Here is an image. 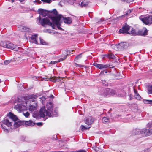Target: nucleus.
<instances>
[{
  "label": "nucleus",
  "instance_id": "39448f33",
  "mask_svg": "<svg viewBox=\"0 0 152 152\" xmlns=\"http://www.w3.org/2000/svg\"><path fill=\"white\" fill-rule=\"evenodd\" d=\"M148 131L147 127L142 129H135L132 131V135L142 134L144 136H149Z\"/></svg>",
  "mask_w": 152,
  "mask_h": 152
},
{
  "label": "nucleus",
  "instance_id": "c9c22d12",
  "mask_svg": "<svg viewBox=\"0 0 152 152\" xmlns=\"http://www.w3.org/2000/svg\"><path fill=\"white\" fill-rule=\"evenodd\" d=\"M52 13H53L55 15H57V12L56 10H53L51 12Z\"/></svg>",
  "mask_w": 152,
  "mask_h": 152
},
{
  "label": "nucleus",
  "instance_id": "09e8293b",
  "mask_svg": "<svg viewBox=\"0 0 152 152\" xmlns=\"http://www.w3.org/2000/svg\"><path fill=\"white\" fill-rule=\"evenodd\" d=\"M142 152H148V150H146V151H143Z\"/></svg>",
  "mask_w": 152,
  "mask_h": 152
},
{
  "label": "nucleus",
  "instance_id": "de8ad7c7",
  "mask_svg": "<svg viewBox=\"0 0 152 152\" xmlns=\"http://www.w3.org/2000/svg\"><path fill=\"white\" fill-rule=\"evenodd\" d=\"M104 72L105 73H107V71H102L100 73H101L102 72L103 73Z\"/></svg>",
  "mask_w": 152,
  "mask_h": 152
},
{
  "label": "nucleus",
  "instance_id": "f3484780",
  "mask_svg": "<svg viewBox=\"0 0 152 152\" xmlns=\"http://www.w3.org/2000/svg\"><path fill=\"white\" fill-rule=\"evenodd\" d=\"M8 116L14 121H16L18 119L17 116L11 112L8 114Z\"/></svg>",
  "mask_w": 152,
  "mask_h": 152
},
{
  "label": "nucleus",
  "instance_id": "393cba45",
  "mask_svg": "<svg viewBox=\"0 0 152 152\" xmlns=\"http://www.w3.org/2000/svg\"><path fill=\"white\" fill-rule=\"evenodd\" d=\"M148 94H152V85L148 87Z\"/></svg>",
  "mask_w": 152,
  "mask_h": 152
},
{
  "label": "nucleus",
  "instance_id": "aec40b11",
  "mask_svg": "<svg viewBox=\"0 0 152 152\" xmlns=\"http://www.w3.org/2000/svg\"><path fill=\"white\" fill-rule=\"evenodd\" d=\"M147 128L148 135H150L152 134V126H150L148 124L147 125Z\"/></svg>",
  "mask_w": 152,
  "mask_h": 152
},
{
  "label": "nucleus",
  "instance_id": "ea45409f",
  "mask_svg": "<svg viewBox=\"0 0 152 152\" xmlns=\"http://www.w3.org/2000/svg\"><path fill=\"white\" fill-rule=\"evenodd\" d=\"M57 63V61H51V62L50 63V64H54Z\"/></svg>",
  "mask_w": 152,
  "mask_h": 152
},
{
  "label": "nucleus",
  "instance_id": "f03ea898",
  "mask_svg": "<svg viewBox=\"0 0 152 152\" xmlns=\"http://www.w3.org/2000/svg\"><path fill=\"white\" fill-rule=\"evenodd\" d=\"M53 105L52 102H50L47 103V109L45 106L42 107L39 111L40 116L44 118L45 115L49 117H56L57 111L56 109H53Z\"/></svg>",
  "mask_w": 152,
  "mask_h": 152
},
{
  "label": "nucleus",
  "instance_id": "37998d69",
  "mask_svg": "<svg viewBox=\"0 0 152 152\" xmlns=\"http://www.w3.org/2000/svg\"><path fill=\"white\" fill-rule=\"evenodd\" d=\"M129 96L130 97V99H133V95L131 94H130L129 95Z\"/></svg>",
  "mask_w": 152,
  "mask_h": 152
},
{
  "label": "nucleus",
  "instance_id": "c03bdc74",
  "mask_svg": "<svg viewBox=\"0 0 152 152\" xmlns=\"http://www.w3.org/2000/svg\"><path fill=\"white\" fill-rule=\"evenodd\" d=\"M76 64L77 65V66L79 67H82L83 66V65H80V64Z\"/></svg>",
  "mask_w": 152,
  "mask_h": 152
},
{
  "label": "nucleus",
  "instance_id": "6ab92c4d",
  "mask_svg": "<svg viewBox=\"0 0 152 152\" xmlns=\"http://www.w3.org/2000/svg\"><path fill=\"white\" fill-rule=\"evenodd\" d=\"M63 18L65 23L67 24H69L72 23V20L70 17H67L64 18L63 17Z\"/></svg>",
  "mask_w": 152,
  "mask_h": 152
},
{
  "label": "nucleus",
  "instance_id": "bb28decb",
  "mask_svg": "<svg viewBox=\"0 0 152 152\" xmlns=\"http://www.w3.org/2000/svg\"><path fill=\"white\" fill-rule=\"evenodd\" d=\"M107 56L110 58L114 59L115 58L114 55L111 53L108 54H107Z\"/></svg>",
  "mask_w": 152,
  "mask_h": 152
},
{
  "label": "nucleus",
  "instance_id": "4468645a",
  "mask_svg": "<svg viewBox=\"0 0 152 152\" xmlns=\"http://www.w3.org/2000/svg\"><path fill=\"white\" fill-rule=\"evenodd\" d=\"M86 123L88 125H91L94 121V119L91 116H89L85 120Z\"/></svg>",
  "mask_w": 152,
  "mask_h": 152
},
{
  "label": "nucleus",
  "instance_id": "9b49d317",
  "mask_svg": "<svg viewBox=\"0 0 152 152\" xmlns=\"http://www.w3.org/2000/svg\"><path fill=\"white\" fill-rule=\"evenodd\" d=\"M130 29V26L127 25H125L122 28V29H120L119 30V33H129V32H128L129 30Z\"/></svg>",
  "mask_w": 152,
  "mask_h": 152
},
{
  "label": "nucleus",
  "instance_id": "ddd939ff",
  "mask_svg": "<svg viewBox=\"0 0 152 152\" xmlns=\"http://www.w3.org/2000/svg\"><path fill=\"white\" fill-rule=\"evenodd\" d=\"M148 31L145 28L141 30H139L137 32V35L141 36H145L147 34Z\"/></svg>",
  "mask_w": 152,
  "mask_h": 152
},
{
  "label": "nucleus",
  "instance_id": "603ef678",
  "mask_svg": "<svg viewBox=\"0 0 152 152\" xmlns=\"http://www.w3.org/2000/svg\"><path fill=\"white\" fill-rule=\"evenodd\" d=\"M50 97L51 98H53V96L52 95H51L50 96Z\"/></svg>",
  "mask_w": 152,
  "mask_h": 152
},
{
  "label": "nucleus",
  "instance_id": "f704fd0d",
  "mask_svg": "<svg viewBox=\"0 0 152 152\" xmlns=\"http://www.w3.org/2000/svg\"><path fill=\"white\" fill-rule=\"evenodd\" d=\"M41 1L48 3H50L51 1V0H41Z\"/></svg>",
  "mask_w": 152,
  "mask_h": 152
},
{
  "label": "nucleus",
  "instance_id": "9d476101",
  "mask_svg": "<svg viewBox=\"0 0 152 152\" xmlns=\"http://www.w3.org/2000/svg\"><path fill=\"white\" fill-rule=\"evenodd\" d=\"M93 65L100 69H102L104 68H107L108 67H110V68L113 67V66H110L109 65L106 64L104 65L102 64H98L96 63H94Z\"/></svg>",
  "mask_w": 152,
  "mask_h": 152
},
{
  "label": "nucleus",
  "instance_id": "2eb2a0df",
  "mask_svg": "<svg viewBox=\"0 0 152 152\" xmlns=\"http://www.w3.org/2000/svg\"><path fill=\"white\" fill-rule=\"evenodd\" d=\"M25 124V122L24 121H19L15 122L14 124V126L15 128H18L20 126Z\"/></svg>",
  "mask_w": 152,
  "mask_h": 152
},
{
  "label": "nucleus",
  "instance_id": "a211bd4d",
  "mask_svg": "<svg viewBox=\"0 0 152 152\" xmlns=\"http://www.w3.org/2000/svg\"><path fill=\"white\" fill-rule=\"evenodd\" d=\"M38 38L37 34L32 35L31 37V40L32 41V42L36 44H38V42L37 40V38Z\"/></svg>",
  "mask_w": 152,
  "mask_h": 152
},
{
  "label": "nucleus",
  "instance_id": "7c9ffc66",
  "mask_svg": "<svg viewBox=\"0 0 152 152\" xmlns=\"http://www.w3.org/2000/svg\"><path fill=\"white\" fill-rule=\"evenodd\" d=\"M82 54H79L77 55L75 57V61H76V60H77L81 58V57H82Z\"/></svg>",
  "mask_w": 152,
  "mask_h": 152
},
{
  "label": "nucleus",
  "instance_id": "dca6fc26",
  "mask_svg": "<svg viewBox=\"0 0 152 152\" xmlns=\"http://www.w3.org/2000/svg\"><path fill=\"white\" fill-rule=\"evenodd\" d=\"M37 104L36 103H34L33 104H30L29 105V110L32 112L37 109Z\"/></svg>",
  "mask_w": 152,
  "mask_h": 152
},
{
  "label": "nucleus",
  "instance_id": "f257e3e1",
  "mask_svg": "<svg viewBox=\"0 0 152 152\" xmlns=\"http://www.w3.org/2000/svg\"><path fill=\"white\" fill-rule=\"evenodd\" d=\"M61 18V15H58L55 17L51 18L53 23H52L48 18H45L42 19L40 16L37 18V21L38 24H40L43 27L46 25H49L51 26L53 29H56V28L62 30L63 29L60 27V21Z\"/></svg>",
  "mask_w": 152,
  "mask_h": 152
},
{
  "label": "nucleus",
  "instance_id": "0eeeda50",
  "mask_svg": "<svg viewBox=\"0 0 152 152\" xmlns=\"http://www.w3.org/2000/svg\"><path fill=\"white\" fill-rule=\"evenodd\" d=\"M139 19L144 24L149 25L152 24V16L141 15L139 17Z\"/></svg>",
  "mask_w": 152,
  "mask_h": 152
},
{
  "label": "nucleus",
  "instance_id": "b1692460",
  "mask_svg": "<svg viewBox=\"0 0 152 152\" xmlns=\"http://www.w3.org/2000/svg\"><path fill=\"white\" fill-rule=\"evenodd\" d=\"M88 3L87 1H84L81 3L80 5L82 7H86L88 5Z\"/></svg>",
  "mask_w": 152,
  "mask_h": 152
},
{
  "label": "nucleus",
  "instance_id": "2f4dec72",
  "mask_svg": "<svg viewBox=\"0 0 152 152\" xmlns=\"http://www.w3.org/2000/svg\"><path fill=\"white\" fill-rule=\"evenodd\" d=\"M23 114L26 117V118L28 117L30 115L29 113L28 112H27L26 113H24L23 112Z\"/></svg>",
  "mask_w": 152,
  "mask_h": 152
},
{
  "label": "nucleus",
  "instance_id": "e433bc0d",
  "mask_svg": "<svg viewBox=\"0 0 152 152\" xmlns=\"http://www.w3.org/2000/svg\"><path fill=\"white\" fill-rule=\"evenodd\" d=\"M67 55L66 56H64V57H63V58H61L60 59H59V61H63V60L65 59Z\"/></svg>",
  "mask_w": 152,
  "mask_h": 152
},
{
  "label": "nucleus",
  "instance_id": "20e7f679",
  "mask_svg": "<svg viewBox=\"0 0 152 152\" xmlns=\"http://www.w3.org/2000/svg\"><path fill=\"white\" fill-rule=\"evenodd\" d=\"M0 44L3 47L15 51H17L19 48L18 47L17 45L13 44L9 41L1 42Z\"/></svg>",
  "mask_w": 152,
  "mask_h": 152
},
{
  "label": "nucleus",
  "instance_id": "423d86ee",
  "mask_svg": "<svg viewBox=\"0 0 152 152\" xmlns=\"http://www.w3.org/2000/svg\"><path fill=\"white\" fill-rule=\"evenodd\" d=\"M129 46L128 43L126 42H121L118 45H113L111 47L116 50H123L126 49Z\"/></svg>",
  "mask_w": 152,
  "mask_h": 152
},
{
  "label": "nucleus",
  "instance_id": "5fc2aeb1",
  "mask_svg": "<svg viewBox=\"0 0 152 152\" xmlns=\"http://www.w3.org/2000/svg\"><path fill=\"white\" fill-rule=\"evenodd\" d=\"M51 80L52 81H54L53 80Z\"/></svg>",
  "mask_w": 152,
  "mask_h": 152
},
{
  "label": "nucleus",
  "instance_id": "a19ab883",
  "mask_svg": "<svg viewBox=\"0 0 152 152\" xmlns=\"http://www.w3.org/2000/svg\"><path fill=\"white\" fill-rule=\"evenodd\" d=\"M34 2L35 4L36 2L38 3H41V1L39 0H36L34 1Z\"/></svg>",
  "mask_w": 152,
  "mask_h": 152
},
{
  "label": "nucleus",
  "instance_id": "473e14b6",
  "mask_svg": "<svg viewBox=\"0 0 152 152\" xmlns=\"http://www.w3.org/2000/svg\"><path fill=\"white\" fill-rule=\"evenodd\" d=\"M134 96L137 99L139 100L141 98V97L138 93L135 94Z\"/></svg>",
  "mask_w": 152,
  "mask_h": 152
},
{
  "label": "nucleus",
  "instance_id": "58836bf2",
  "mask_svg": "<svg viewBox=\"0 0 152 152\" xmlns=\"http://www.w3.org/2000/svg\"><path fill=\"white\" fill-rule=\"evenodd\" d=\"M134 0H124L127 3H130L131 2H132Z\"/></svg>",
  "mask_w": 152,
  "mask_h": 152
},
{
  "label": "nucleus",
  "instance_id": "c756f323",
  "mask_svg": "<svg viewBox=\"0 0 152 152\" xmlns=\"http://www.w3.org/2000/svg\"><path fill=\"white\" fill-rule=\"evenodd\" d=\"M40 43L42 45H46V43L45 41L41 38H39Z\"/></svg>",
  "mask_w": 152,
  "mask_h": 152
},
{
  "label": "nucleus",
  "instance_id": "7ed1b4c3",
  "mask_svg": "<svg viewBox=\"0 0 152 152\" xmlns=\"http://www.w3.org/2000/svg\"><path fill=\"white\" fill-rule=\"evenodd\" d=\"M98 94L100 95L106 96L108 95H115L116 92L115 91L112 89L102 88L99 90Z\"/></svg>",
  "mask_w": 152,
  "mask_h": 152
},
{
  "label": "nucleus",
  "instance_id": "412c9836",
  "mask_svg": "<svg viewBox=\"0 0 152 152\" xmlns=\"http://www.w3.org/2000/svg\"><path fill=\"white\" fill-rule=\"evenodd\" d=\"M19 28V30L22 31H26L29 30L28 28L24 26H20Z\"/></svg>",
  "mask_w": 152,
  "mask_h": 152
},
{
  "label": "nucleus",
  "instance_id": "72a5a7b5",
  "mask_svg": "<svg viewBox=\"0 0 152 152\" xmlns=\"http://www.w3.org/2000/svg\"><path fill=\"white\" fill-rule=\"evenodd\" d=\"M11 62V60H7L4 61V64L5 65H7L9 64Z\"/></svg>",
  "mask_w": 152,
  "mask_h": 152
},
{
  "label": "nucleus",
  "instance_id": "4c0bfd02",
  "mask_svg": "<svg viewBox=\"0 0 152 152\" xmlns=\"http://www.w3.org/2000/svg\"><path fill=\"white\" fill-rule=\"evenodd\" d=\"M102 83L104 85H106L107 84V82L105 80H102Z\"/></svg>",
  "mask_w": 152,
  "mask_h": 152
},
{
  "label": "nucleus",
  "instance_id": "49530a36",
  "mask_svg": "<svg viewBox=\"0 0 152 152\" xmlns=\"http://www.w3.org/2000/svg\"><path fill=\"white\" fill-rule=\"evenodd\" d=\"M134 90L135 94L138 93L137 90H136L134 88Z\"/></svg>",
  "mask_w": 152,
  "mask_h": 152
},
{
  "label": "nucleus",
  "instance_id": "6e6d98bb",
  "mask_svg": "<svg viewBox=\"0 0 152 152\" xmlns=\"http://www.w3.org/2000/svg\"><path fill=\"white\" fill-rule=\"evenodd\" d=\"M151 13L152 14V11L151 12Z\"/></svg>",
  "mask_w": 152,
  "mask_h": 152
},
{
  "label": "nucleus",
  "instance_id": "3c124183",
  "mask_svg": "<svg viewBox=\"0 0 152 152\" xmlns=\"http://www.w3.org/2000/svg\"><path fill=\"white\" fill-rule=\"evenodd\" d=\"M25 0H19V1H20V2H23V1H24Z\"/></svg>",
  "mask_w": 152,
  "mask_h": 152
},
{
  "label": "nucleus",
  "instance_id": "5701e85b",
  "mask_svg": "<svg viewBox=\"0 0 152 152\" xmlns=\"http://www.w3.org/2000/svg\"><path fill=\"white\" fill-rule=\"evenodd\" d=\"M102 121L103 123H107L109 121V119L107 117H104L102 118Z\"/></svg>",
  "mask_w": 152,
  "mask_h": 152
},
{
  "label": "nucleus",
  "instance_id": "c85d7f7f",
  "mask_svg": "<svg viewBox=\"0 0 152 152\" xmlns=\"http://www.w3.org/2000/svg\"><path fill=\"white\" fill-rule=\"evenodd\" d=\"M81 130H86L90 128V126H89V127L86 126H83V125H81Z\"/></svg>",
  "mask_w": 152,
  "mask_h": 152
},
{
  "label": "nucleus",
  "instance_id": "6e6552de",
  "mask_svg": "<svg viewBox=\"0 0 152 152\" xmlns=\"http://www.w3.org/2000/svg\"><path fill=\"white\" fill-rule=\"evenodd\" d=\"M12 124L9 120L6 119L3 121L1 126L4 131L7 132H8V130L5 126V125L9 127L12 126Z\"/></svg>",
  "mask_w": 152,
  "mask_h": 152
},
{
  "label": "nucleus",
  "instance_id": "cd10ccee",
  "mask_svg": "<svg viewBox=\"0 0 152 152\" xmlns=\"http://www.w3.org/2000/svg\"><path fill=\"white\" fill-rule=\"evenodd\" d=\"M143 102L145 104H152V100H143Z\"/></svg>",
  "mask_w": 152,
  "mask_h": 152
},
{
  "label": "nucleus",
  "instance_id": "f8f14e48",
  "mask_svg": "<svg viewBox=\"0 0 152 152\" xmlns=\"http://www.w3.org/2000/svg\"><path fill=\"white\" fill-rule=\"evenodd\" d=\"M39 13L43 17L46 16L47 14L49 12V11L46 10H43L42 9H39L38 11Z\"/></svg>",
  "mask_w": 152,
  "mask_h": 152
},
{
  "label": "nucleus",
  "instance_id": "79ce46f5",
  "mask_svg": "<svg viewBox=\"0 0 152 152\" xmlns=\"http://www.w3.org/2000/svg\"><path fill=\"white\" fill-rule=\"evenodd\" d=\"M36 124L38 126H41L42 125V123L41 122H39L36 123Z\"/></svg>",
  "mask_w": 152,
  "mask_h": 152
},
{
  "label": "nucleus",
  "instance_id": "8fccbe9b",
  "mask_svg": "<svg viewBox=\"0 0 152 152\" xmlns=\"http://www.w3.org/2000/svg\"><path fill=\"white\" fill-rule=\"evenodd\" d=\"M127 14H128L127 13H126V14H125V15H122L121 16V17H123V16H126V15H127Z\"/></svg>",
  "mask_w": 152,
  "mask_h": 152
},
{
  "label": "nucleus",
  "instance_id": "1a4fd4ad",
  "mask_svg": "<svg viewBox=\"0 0 152 152\" xmlns=\"http://www.w3.org/2000/svg\"><path fill=\"white\" fill-rule=\"evenodd\" d=\"M14 108L19 112H21L27 110V107L24 105L17 104L14 107Z\"/></svg>",
  "mask_w": 152,
  "mask_h": 152
},
{
  "label": "nucleus",
  "instance_id": "864d4df0",
  "mask_svg": "<svg viewBox=\"0 0 152 152\" xmlns=\"http://www.w3.org/2000/svg\"><path fill=\"white\" fill-rule=\"evenodd\" d=\"M1 79H0V83H1Z\"/></svg>",
  "mask_w": 152,
  "mask_h": 152
},
{
  "label": "nucleus",
  "instance_id": "4be33fe9",
  "mask_svg": "<svg viewBox=\"0 0 152 152\" xmlns=\"http://www.w3.org/2000/svg\"><path fill=\"white\" fill-rule=\"evenodd\" d=\"M35 124V123L32 121L30 120L26 121L25 122V125H27L29 126H32Z\"/></svg>",
  "mask_w": 152,
  "mask_h": 152
},
{
  "label": "nucleus",
  "instance_id": "a18cd8bd",
  "mask_svg": "<svg viewBox=\"0 0 152 152\" xmlns=\"http://www.w3.org/2000/svg\"><path fill=\"white\" fill-rule=\"evenodd\" d=\"M35 97H36V96L35 95H31L30 96V97L31 98H33L34 99L35 98Z\"/></svg>",
  "mask_w": 152,
  "mask_h": 152
},
{
  "label": "nucleus",
  "instance_id": "a878e982",
  "mask_svg": "<svg viewBox=\"0 0 152 152\" xmlns=\"http://www.w3.org/2000/svg\"><path fill=\"white\" fill-rule=\"evenodd\" d=\"M131 30V31L130 32H129L128 34H131L133 35H137V33L136 32L135 30H134L133 28Z\"/></svg>",
  "mask_w": 152,
  "mask_h": 152
}]
</instances>
